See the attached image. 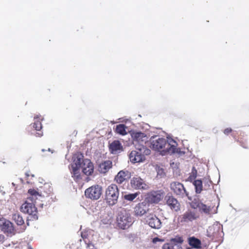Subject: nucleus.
Instances as JSON below:
<instances>
[{"label": "nucleus", "instance_id": "1", "mask_svg": "<svg viewBox=\"0 0 249 249\" xmlns=\"http://www.w3.org/2000/svg\"><path fill=\"white\" fill-rule=\"evenodd\" d=\"M151 148L155 150L160 151L162 155L167 153L170 154L179 153L177 148V142L169 137L164 138L155 136L151 139Z\"/></svg>", "mask_w": 249, "mask_h": 249}, {"label": "nucleus", "instance_id": "2", "mask_svg": "<svg viewBox=\"0 0 249 249\" xmlns=\"http://www.w3.org/2000/svg\"><path fill=\"white\" fill-rule=\"evenodd\" d=\"M82 155H78L73 160V162L69 167L72 177L75 180L80 178V169L87 176H89L93 172L94 167L89 160L83 159Z\"/></svg>", "mask_w": 249, "mask_h": 249}, {"label": "nucleus", "instance_id": "3", "mask_svg": "<svg viewBox=\"0 0 249 249\" xmlns=\"http://www.w3.org/2000/svg\"><path fill=\"white\" fill-rule=\"evenodd\" d=\"M30 196L28 197L25 202L21 205L20 210L24 213L29 215L28 220H36L38 219L37 209L35 207V203L37 199H40L43 197L34 189L28 190Z\"/></svg>", "mask_w": 249, "mask_h": 249}, {"label": "nucleus", "instance_id": "4", "mask_svg": "<svg viewBox=\"0 0 249 249\" xmlns=\"http://www.w3.org/2000/svg\"><path fill=\"white\" fill-rule=\"evenodd\" d=\"M119 195V189L116 184H112L106 189V199L109 205H114L117 202Z\"/></svg>", "mask_w": 249, "mask_h": 249}, {"label": "nucleus", "instance_id": "5", "mask_svg": "<svg viewBox=\"0 0 249 249\" xmlns=\"http://www.w3.org/2000/svg\"><path fill=\"white\" fill-rule=\"evenodd\" d=\"M117 221L120 228L125 229L131 224L132 219L129 213L125 210H122L118 214Z\"/></svg>", "mask_w": 249, "mask_h": 249}, {"label": "nucleus", "instance_id": "6", "mask_svg": "<svg viewBox=\"0 0 249 249\" xmlns=\"http://www.w3.org/2000/svg\"><path fill=\"white\" fill-rule=\"evenodd\" d=\"M85 194L87 198L93 200H98L102 194V188L98 185L92 186L85 190Z\"/></svg>", "mask_w": 249, "mask_h": 249}, {"label": "nucleus", "instance_id": "7", "mask_svg": "<svg viewBox=\"0 0 249 249\" xmlns=\"http://www.w3.org/2000/svg\"><path fill=\"white\" fill-rule=\"evenodd\" d=\"M199 217L197 212L194 210H188L178 217L181 223H188L196 220Z\"/></svg>", "mask_w": 249, "mask_h": 249}, {"label": "nucleus", "instance_id": "8", "mask_svg": "<svg viewBox=\"0 0 249 249\" xmlns=\"http://www.w3.org/2000/svg\"><path fill=\"white\" fill-rule=\"evenodd\" d=\"M145 222L152 229L159 230L162 227V222L154 214L149 213L146 215Z\"/></svg>", "mask_w": 249, "mask_h": 249}, {"label": "nucleus", "instance_id": "9", "mask_svg": "<svg viewBox=\"0 0 249 249\" xmlns=\"http://www.w3.org/2000/svg\"><path fill=\"white\" fill-rule=\"evenodd\" d=\"M171 189L179 197H184L188 196V194L185 190L183 185L178 182H173L170 184Z\"/></svg>", "mask_w": 249, "mask_h": 249}, {"label": "nucleus", "instance_id": "10", "mask_svg": "<svg viewBox=\"0 0 249 249\" xmlns=\"http://www.w3.org/2000/svg\"><path fill=\"white\" fill-rule=\"evenodd\" d=\"M207 232V236L209 237L221 235V233H223V226L219 222H215L208 228Z\"/></svg>", "mask_w": 249, "mask_h": 249}, {"label": "nucleus", "instance_id": "11", "mask_svg": "<svg viewBox=\"0 0 249 249\" xmlns=\"http://www.w3.org/2000/svg\"><path fill=\"white\" fill-rule=\"evenodd\" d=\"M130 184L131 188L136 190H145L148 187L143 179L138 176L132 178Z\"/></svg>", "mask_w": 249, "mask_h": 249}, {"label": "nucleus", "instance_id": "12", "mask_svg": "<svg viewBox=\"0 0 249 249\" xmlns=\"http://www.w3.org/2000/svg\"><path fill=\"white\" fill-rule=\"evenodd\" d=\"M183 240L181 237H176L172 239L167 244H165L162 246V249H181V245Z\"/></svg>", "mask_w": 249, "mask_h": 249}, {"label": "nucleus", "instance_id": "13", "mask_svg": "<svg viewBox=\"0 0 249 249\" xmlns=\"http://www.w3.org/2000/svg\"><path fill=\"white\" fill-rule=\"evenodd\" d=\"M149 204L146 201H144L136 205L134 208L135 215L137 216H142L144 214L149 212Z\"/></svg>", "mask_w": 249, "mask_h": 249}, {"label": "nucleus", "instance_id": "14", "mask_svg": "<svg viewBox=\"0 0 249 249\" xmlns=\"http://www.w3.org/2000/svg\"><path fill=\"white\" fill-rule=\"evenodd\" d=\"M131 137L133 140V143L135 145L137 143L143 145L147 140L146 135L142 132L139 131H133L131 133Z\"/></svg>", "mask_w": 249, "mask_h": 249}, {"label": "nucleus", "instance_id": "15", "mask_svg": "<svg viewBox=\"0 0 249 249\" xmlns=\"http://www.w3.org/2000/svg\"><path fill=\"white\" fill-rule=\"evenodd\" d=\"M129 158L133 163L142 162L144 161L145 158L143 157L140 150H133L129 154Z\"/></svg>", "mask_w": 249, "mask_h": 249}, {"label": "nucleus", "instance_id": "16", "mask_svg": "<svg viewBox=\"0 0 249 249\" xmlns=\"http://www.w3.org/2000/svg\"><path fill=\"white\" fill-rule=\"evenodd\" d=\"M0 229L4 232L8 233H12L14 231L13 223L5 219H0Z\"/></svg>", "mask_w": 249, "mask_h": 249}, {"label": "nucleus", "instance_id": "17", "mask_svg": "<svg viewBox=\"0 0 249 249\" xmlns=\"http://www.w3.org/2000/svg\"><path fill=\"white\" fill-rule=\"evenodd\" d=\"M164 197V194L161 191L151 192L148 194V201L151 203H157Z\"/></svg>", "mask_w": 249, "mask_h": 249}, {"label": "nucleus", "instance_id": "18", "mask_svg": "<svg viewBox=\"0 0 249 249\" xmlns=\"http://www.w3.org/2000/svg\"><path fill=\"white\" fill-rule=\"evenodd\" d=\"M131 177V174L128 171H120L115 178L116 181L119 184L122 183L125 179Z\"/></svg>", "mask_w": 249, "mask_h": 249}, {"label": "nucleus", "instance_id": "19", "mask_svg": "<svg viewBox=\"0 0 249 249\" xmlns=\"http://www.w3.org/2000/svg\"><path fill=\"white\" fill-rule=\"evenodd\" d=\"M167 204L170 208L176 212L180 210V204L178 201L173 196H169L167 200Z\"/></svg>", "mask_w": 249, "mask_h": 249}, {"label": "nucleus", "instance_id": "20", "mask_svg": "<svg viewBox=\"0 0 249 249\" xmlns=\"http://www.w3.org/2000/svg\"><path fill=\"white\" fill-rule=\"evenodd\" d=\"M109 149L111 153L116 154L123 150V146L119 141H114L110 144Z\"/></svg>", "mask_w": 249, "mask_h": 249}, {"label": "nucleus", "instance_id": "21", "mask_svg": "<svg viewBox=\"0 0 249 249\" xmlns=\"http://www.w3.org/2000/svg\"><path fill=\"white\" fill-rule=\"evenodd\" d=\"M188 242L189 245L192 248L196 249H200L201 248V241L194 236L188 238Z\"/></svg>", "mask_w": 249, "mask_h": 249}, {"label": "nucleus", "instance_id": "22", "mask_svg": "<svg viewBox=\"0 0 249 249\" xmlns=\"http://www.w3.org/2000/svg\"><path fill=\"white\" fill-rule=\"evenodd\" d=\"M112 166V162L110 160H106L100 163L99 165L98 170L101 173H107Z\"/></svg>", "mask_w": 249, "mask_h": 249}, {"label": "nucleus", "instance_id": "23", "mask_svg": "<svg viewBox=\"0 0 249 249\" xmlns=\"http://www.w3.org/2000/svg\"><path fill=\"white\" fill-rule=\"evenodd\" d=\"M12 219L18 226L22 225L24 221L19 212H15L12 215Z\"/></svg>", "mask_w": 249, "mask_h": 249}, {"label": "nucleus", "instance_id": "24", "mask_svg": "<svg viewBox=\"0 0 249 249\" xmlns=\"http://www.w3.org/2000/svg\"><path fill=\"white\" fill-rule=\"evenodd\" d=\"M196 207L198 208L200 212L205 214H209L211 211V208L210 206H208L201 202L198 203Z\"/></svg>", "mask_w": 249, "mask_h": 249}, {"label": "nucleus", "instance_id": "25", "mask_svg": "<svg viewBox=\"0 0 249 249\" xmlns=\"http://www.w3.org/2000/svg\"><path fill=\"white\" fill-rule=\"evenodd\" d=\"M193 184L195 186L196 192L200 194L202 190V180L197 179L194 181Z\"/></svg>", "mask_w": 249, "mask_h": 249}, {"label": "nucleus", "instance_id": "26", "mask_svg": "<svg viewBox=\"0 0 249 249\" xmlns=\"http://www.w3.org/2000/svg\"><path fill=\"white\" fill-rule=\"evenodd\" d=\"M136 148V149L140 150L141 153L142 154L144 157H145V155H148L150 154V150L143 145L141 144V145H139Z\"/></svg>", "mask_w": 249, "mask_h": 249}, {"label": "nucleus", "instance_id": "27", "mask_svg": "<svg viewBox=\"0 0 249 249\" xmlns=\"http://www.w3.org/2000/svg\"><path fill=\"white\" fill-rule=\"evenodd\" d=\"M126 126L125 125L123 124H120L117 125L116 128V131L117 133L121 134L122 135H124L126 134V132L125 130Z\"/></svg>", "mask_w": 249, "mask_h": 249}, {"label": "nucleus", "instance_id": "28", "mask_svg": "<svg viewBox=\"0 0 249 249\" xmlns=\"http://www.w3.org/2000/svg\"><path fill=\"white\" fill-rule=\"evenodd\" d=\"M139 194V193L126 194L124 196V198L127 201H132L138 196Z\"/></svg>", "mask_w": 249, "mask_h": 249}, {"label": "nucleus", "instance_id": "29", "mask_svg": "<svg viewBox=\"0 0 249 249\" xmlns=\"http://www.w3.org/2000/svg\"><path fill=\"white\" fill-rule=\"evenodd\" d=\"M202 183L204 185V190H208L210 189L212 182L209 178H204L203 179Z\"/></svg>", "mask_w": 249, "mask_h": 249}, {"label": "nucleus", "instance_id": "30", "mask_svg": "<svg viewBox=\"0 0 249 249\" xmlns=\"http://www.w3.org/2000/svg\"><path fill=\"white\" fill-rule=\"evenodd\" d=\"M101 220L104 224L110 223L111 221V216L107 214H106L101 217Z\"/></svg>", "mask_w": 249, "mask_h": 249}, {"label": "nucleus", "instance_id": "31", "mask_svg": "<svg viewBox=\"0 0 249 249\" xmlns=\"http://www.w3.org/2000/svg\"><path fill=\"white\" fill-rule=\"evenodd\" d=\"M33 127L36 130L39 131L42 128V124L40 121L36 120L35 121Z\"/></svg>", "mask_w": 249, "mask_h": 249}, {"label": "nucleus", "instance_id": "32", "mask_svg": "<svg viewBox=\"0 0 249 249\" xmlns=\"http://www.w3.org/2000/svg\"><path fill=\"white\" fill-rule=\"evenodd\" d=\"M157 171L158 175L160 176V177H162L164 175V170L162 168L158 167L157 168Z\"/></svg>", "mask_w": 249, "mask_h": 249}, {"label": "nucleus", "instance_id": "33", "mask_svg": "<svg viewBox=\"0 0 249 249\" xmlns=\"http://www.w3.org/2000/svg\"><path fill=\"white\" fill-rule=\"evenodd\" d=\"M196 175L197 171L195 167H193L192 171V176L195 178L196 177Z\"/></svg>", "mask_w": 249, "mask_h": 249}, {"label": "nucleus", "instance_id": "34", "mask_svg": "<svg viewBox=\"0 0 249 249\" xmlns=\"http://www.w3.org/2000/svg\"><path fill=\"white\" fill-rule=\"evenodd\" d=\"M232 131V129L231 128H227L225 129L224 131V133L226 135L229 134L230 133H231Z\"/></svg>", "mask_w": 249, "mask_h": 249}, {"label": "nucleus", "instance_id": "35", "mask_svg": "<svg viewBox=\"0 0 249 249\" xmlns=\"http://www.w3.org/2000/svg\"><path fill=\"white\" fill-rule=\"evenodd\" d=\"M4 236L0 234V244L2 243L4 241Z\"/></svg>", "mask_w": 249, "mask_h": 249}, {"label": "nucleus", "instance_id": "36", "mask_svg": "<svg viewBox=\"0 0 249 249\" xmlns=\"http://www.w3.org/2000/svg\"><path fill=\"white\" fill-rule=\"evenodd\" d=\"M35 135L36 137H41L43 135V133L41 132H36V133L35 134Z\"/></svg>", "mask_w": 249, "mask_h": 249}, {"label": "nucleus", "instance_id": "37", "mask_svg": "<svg viewBox=\"0 0 249 249\" xmlns=\"http://www.w3.org/2000/svg\"><path fill=\"white\" fill-rule=\"evenodd\" d=\"M40 117H41L40 115H36L34 116V119L36 120V119H40Z\"/></svg>", "mask_w": 249, "mask_h": 249}, {"label": "nucleus", "instance_id": "38", "mask_svg": "<svg viewBox=\"0 0 249 249\" xmlns=\"http://www.w3.org/2000/svg\"><path fill=\"white\" fill-rule=\"evenodd\" d=\"M81 236H82L83 238H87L86 235L85 233H81Z\"/></svg>", "mask_w": 249, "mask_h": 249}, {"label": "nucleus", "instance_id": "39", "mask_svg": "<svg viewBox=\"0 0 249 249\" xmlns=\"http://www.w3.org/2000/svg\"><path fill=\"white\" fill-rule=\"evenodd\" d=\"M88 247L89 249H93V248L94 247L92 245H89Z\"/></svg>", "mask_w": 249, "mask_h": 249}, {"label": "nucleus", "instance_id": "40", "mask_svg": "<svg viewBox=\"0 0 249 249\" xmlns=\"http://www.w3.org/2000/svg\"><path fill=\"white\" fill-rule=\"evenodd\" d=\"M26 176L27 177H29L30 176H31V175L29 172H27V173H26Z\"/></svg>", "mask_w": 249, "mask_h": 249}, {"label": "nucleus", "instance_id": "41", "mask_svg": "<svg viewBox=\"0 0 249 249\" xmlns=\"http://www.w3.org/2000/svg\"><path fill=\"white\" fill-rule=\"evenodd\" d=\"M192 208H194V209H195V208H196V207H195V206L194 205H192Z\"/></svg>", "mask_w": 249, "mask_h": 249}, {"label": "nucleus", "instance_id": "42", "mask_svg": "<svg viewBox=\"0 0 249 249\" xmlns=\"http://www.w3.org/2000/svg\"><path fill=\"white\" fill-rule=\"evenodd\" d=\"M12 185L13 186H15V184L14 182H13V183H12Z\"/></svg>", "mask_w": 249, "mask_h": 249}, {"label": "nucleus", "instance_id": "43", "mask_svg": "<svg viewBox=\"0 0 249 249\" xmlns=\"http://www.w3.org/2000/svg\"><path fill=\"white\" fill-rule=\"evenodd\" d=\"M31 176H32V177H35L34 175H33V174L31 175Z\"/></svg>", "mask_w": 249, "mask_h": 249}, {"label": "nucleus", "instance_id": "44", "mask_svg": "<svg viewBox=\"0 0 249 249\" xmlns=\"http://www.w3.org/2000/svg\"><path fill=\"white\" fill-rule=\"evenodd\" d=\"M29 249H33L31 247H29Z\"/></svg>", "mask_w": 249, "mask_h": 249}, {"label": "nucleus", "instance_id": "45", "mask_svg": "<svg viewBox=\"0 0 249 249\" xmlns=\"http://www.w3.org/2000/svg\"><path fill=\"white\" fill-rule=\"evenodd\" d=\"M187 249H192L191 248H188Z\"/></svg>", "mask_w": 249, "mask_h": 249}, {"label": "nucleus", "instance_id": "46", "mask_svg": "<svg viewBox=\"0 0 249 249\" xmlns=\"http://www.w3.org/2000/svg\"><path fill=\"white\" fill-rule=\"evenodd\" d=\"M42 151L43 152H44V151H45V150L43 149L42 150Z\"/></svg>", "mask_w": 249, "mask_h": 249}]
</instances>
